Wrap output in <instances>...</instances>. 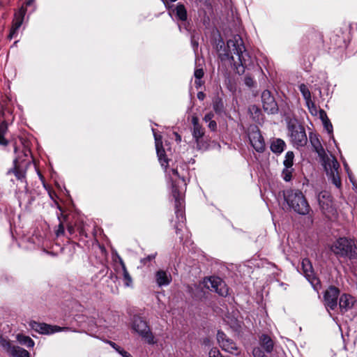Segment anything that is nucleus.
<instances>
[{
  "label": "nucleus",
  "instance_id": "nucleus-1",
  "mask_svg": "<svg viewBox=\"0 0 357 357\" xmlns=\"http://www.w3.org/2000/svg\"><path fill=\"white\" fill-rule=\"evenodd\" d=\"M312 144L317 153L322 165L326 172L327 176L331 179L332 183L337 187L340 188L341 180L339 176L340 164L335 158L331 155H328L318 139L316 142L311 140Z\"/></svg>",
  "mask_w": 357,
  "mask_h": 357
},
{
  "label": "nucleus",
  "instance_id": "nucleus-2",
  "mask_svg": "<svg viewBox=\"0 0 357 357\" xmlns=\"http://www.w3.org/2000/svg\"><path fill=\"white\" fill-rule=\"evenodd\" d=\"M227 45L231 54L233 52L238 56L240 65L236 67L237 73L238 74L244 73L245 69L253 64V61L246 52L241 37L239 35L234 36L232 38L227 41Z\"/></svg>",
  "mask_w": 357,
  "mask_h": 357
},
{
  "label": "nucleus",
  "instance_id": "nucleus-3",
  "mask_svg": "<svg viewBox=\"0 0 357 357\" xmlns=\"http://www.w3.org/2000/svg\"><path fill=\"white\" fill-rule=\"evenodd\" d=\"M284 197L288 206L301 215L309 213L310 207L303 192L298 190L284 191Z\"/></svg>",
  "mask_w": 357,
  "mask_h": 357
},
{
  "label": "nucleus",
  "instance_id": "nucleus-4",
  "mask_svg": "<svg viewBox=\"0 0 357 357\" xmlns=\"http://www.w3.org/2000/svg\"><path fill=\"white\" fill-rule=\"evenodd\" d=\"M331 249L337 256L357 259V241L354 238H339L333 243Z\"/></svg>",
  "mask_w": 357,
  "mask_h": 357
},
{
  "label": "nucleus",
  "instance_id": "nucleus-5",
  "mask_svg": "<svg viewBox=\"0 0 357 357\" xmlns=\"http://www.w3.org/2000/svg\"><path fill=\"white\" fill-rule=\"evenodd\" d=\"M132 330L140 335L148 344H154L156 343L155 337L151 331L150 327L147 322L140 317L134 318L132 324Z\"/></svg>",
  "mask_w": 357,
  "mask_h": 357
},
{
  "label": "nucleus",
  "instance_id": "nucleus-6",
  "mask_svg": "<svg viewBox=\"0 0 357 357\" xmlns=\"http://www.w3.org/2000/svg\"><path fill=\"white\" fill-rule=\"evenodd\" d=\"M203 283L206 288L216 292L221 296H226L228 294V287L225 282L218 277L206 278Z\"/></svg>",
  "mask_w": 357,
  "mask_h": 357
},
{
  "label": "nucleus",
  "instance_id": "nucleus-7",
  "mask_svg": "<svg viewBox=\"0 0 357 357\" xmlns=\"http://www.w3.org/2000/svg\"><path fill=\"white\" fill-rule=\"evenodd\" d=\"M288 128L290 132L289 136L291 141L294 146L298 147L303 146L306 144L307 139L305 128L302 126L290 124Z\"/></svg>",
  "mask_w": 357,
  "mask_h": 357
},
{
  "label": "nucleus",
  "instance_id": "nucleus-8",
  "mask_svg": "<svg viewBox=\"0 0 357 357\" xmlns=\"http://www.w3.org/2000/svg\"><path fill=\"white\" fill-rule=\"evenodd\" d=\"M317 199L322 212L326 216L331 218L335 215L336 210L333 205L331 194L328 192H321Z\"/></svg>",
  "mask_w": 357,
  "mask_h": 357
},
{
  "label": "nucleus",
  "instance_id": "nucleus-9",
  "mask_svg": "<svg viewBox=\"0 0 357 357\" xmlns=\"http://www.w3.org/2000/svg\"><path fill=\"white\" fill-rule=\"evenodd\" d=\"M248 137L251 145L257 152L264 151L265 142L257 126H250L249 128Z\"/></svg>",
  "mask_w": 357,
  "mask_h": 357
},
{
  "label": "nucleus",
  "instance_id": "nucleus-10",
  "mask_svg": "<svg viewBox=\"0 0 357 357\" xmlns=\"http://www.w3.org/2000/svg\"><path fill=\"white\" fill-rule=\"evenodd\" d=\"M30 326L33 330L41 334L50 335L61 331H69L70 328L68 327H60L57 326H52L45 323H38L32 321Z\"/></svg>",
  "mask_w": 357,
  "mask_h": 357
},
{
  "label": "nucleus",
  "instance_id": "nucleus-11",
  "mask_svg": "<svg viewBox=\"0 0 357 357\" xmlns=\"http://www.w3.org/2000/svg\"><path fill=\"white\" fill-rule=\"evenodd\" d=\"M184 190L177 189L175 184L173 185L172 195L175 199V208L176 218L183 223L184 213L183 211Z\"/></svg>",
  "mask_w": 357,
  "mask_h": 357
},
{
  "label": "nucleus",
  "instance_id": "nucleus-12",
  "mask_svg": "<svg viewBox=\"0 0 357 357\" xmlns=\"http://www.w3.org/2000/svg\"><path fill=\"white\" fill-rule=\"evenodd\" d=\"M261 101L264 109L268 114H275L278 112V105L271 92L265 90L261 93Z\"/></svg>",
  "mask_w": 357,
  "mask_h": 357
},
{
  "label": "nucleus",
  "instance_id": "nucleus-13",
  "mask_svg": "<svg viewBox=\"0 0 357 357\" xmlns=\"http://www.w3.org/2000/svg\"><path fill=\"white\" fill-rule=\"evenodd\" d=\"M339 289L335 287H330L324 294L325 305L327 308L334 310L337 305Z\"/></svg>",
  "mask_w": 357,
  "mask_h": 357
},
{
  "label": "nucleus",
  "instance_id": "nucleus-14",
  "mask_svg": "<svg viewBox=\"0 0 357 357\" xmlns=\"http://www.w3.org/2000/svg\"><path fill=\"white\" fill-rule=\"evenodd\" d=\"M217 340L219 345L225 351L231 354H234L237 351L236 344L231 339L228 338L223 332H218Z\"/></svg>",
  "mask_w": 357,
  "mask_h": 357
},
{
  "label": "nucleus",
  "instance_id": "nucleus-15",
  "mask_svg": "<svg viewBox=\"0 0 357 357\" xmlns=\"http://www.w3.org/2000/svg\"><path fill=\"white\" fill-rule=\"evenodd\" d=\"M301 267L303 273L305 277L308 280V281L313 286H315L317 284H318V280L314 275L312 264L308 259H303L301 263Z\"/></svg>",
  "mask_w": 357,
  "mask_h": 357
},
{
  "label": "nucleus",
  "instance_id": "nucleus-16",
  "mask_svg": "<svg viewBox=\"0 0 357 357\" xmlns=\"http://www.w3.org/2000/svg\"><path fill=\"white\" fill-rule=\"evenodd\" d=\"M356 301L355 298L353 297L352 296H351L350 294H342L340 296V301H339V307H340V312L342 313H345L346 312L351 310L354 307Z\"/></svg>",
  "mask_w": 357,
  "mask_h": 357
},
{
  "label": "nucleus",
  "instance_id": "nucleus-17",
  "mask_svg": "<svg viewBox=\"0 0 357 357\" xmlns=\"http://www.w3.org/2000/svg\"><path fill=\"white\" fill-rule=\"evenodd\" d=\"M155 282L159 287L167 286L172 282V275L170 273L159 270L155 275Z\"/></svg>",
  "mask_w": 357,
  "mask_h": 357
},
{
  "label": "nucleus",
  "instance_id": "nucleus-18",
  "mask_svg": "<svg viewBox=\"0 0 357 357\" xmlns=\"http://www.w3.org/2000/svg\"><path fill=\"white\" fill-rule=\"evenodd\" d=\"M25 15V9L23 8H20L18 13H17L15 15V20L13 22V25L12 30L10 33V37L12 38L17 30L20 27L23 22L24 17Z\"/></svg>",
  "mask_w": 357,
  "mask_h": 357
},
{
  "label": "nucleus",
  "instance_id": "nucleus-19",
  "mask_svg": "<svg viewBox=\"0 0 357 357\" xmlns=\"http://www.w3.org/2000/svg\"><path fill=\"white\" fill-rule=\"evenodd\" d=\"M260 344L264 349V350L270 353L273 351L274 343L273 340L267 335L263 334L259 338Z\"/></svg>",
  "mask_w": 357,
  "mask_h": 357
},
{
  "label": "nucleus",
  "instance_id": "nucleus-20",
  "mask_svg": "<svg viewBox=\"0 0 357 357\" xmlns=\"http://www.w3.org/2000/svg\"><path fill=\"white\" fill-rule=\"evenodd\" d=\"M284 146L285 143L283 140L276 139L272 142L271 149L273 153L280 154L284 151Z\"/></svg>",
  "mask_w": 357,
  "mask_h": 357
},
{
  "label": "nucleus",
  "instance_id": "nucleus-21",
  "mask_svg": "<svg viewBox=\"0 0 357 357\" xmlns=\"http://www.w3.org/2000/svg\"><path fill=\"white\" fill-rule=\"evenodd\" d=\"M204 130L202 126L193 127V132L192 135L193 137L195 139L197 147L199 149H201V139L202 137L204 136Z\"/></svg>",
  "mask_w": 357,
  "mask_h": 357
},
{
  "label": "nucleus",
  "instance_id": "nucleus-22",
  "mask_svg": "<svg viewBox=\"0 0 357 357\" xmlns=\"http://www.w3.org/2000/svg\"><path fill=\"white\" fill-rule=\"evenodd\" d=\"M10 354L13 357H29V353L20 347H13L11 348Z\"/></svg>",
  "mask_w": 357,
  "mask_h": 357
},
{
  "label": "nucleus",
  "instance_id": "nucleus-23",
  "mask_svg": "<svg viewBox=\"0 0 357 357\" xmlns=\"http://www.w3.org/2000/svg\"><path fill=\"white\" fill-rule=\"evenodd\" d=\"M175 10L178 20L181 21H185L187 20V10L183 4H178Z\"/></svg>",
  "mask_w": 357,
  "mask_h": 357
},
{
  "label": "nucleus",
  "instance_id": "nucleus-24",
  "mask_svg": "<svg viewBox=\"0 0 357 357\" xmlns=\"http://www.w3.org/2000/svg\"><path fill=\"white\" fill-rule=\"evenodd\" d=\"M8 126L6 122H2L0 124V144L6 146L8 143V140L4 138V135L7 132Z\"/></svg>",
  "mask_w": 357,
  "mask_h": 357
},
{
  "label": "nucleus",
  "instance_id": "nucleus-25",
  "mask_svg": "<svg viewBox=\"0 0 357 357\" xmlns=\"http://www.w3.org/2000/svg\"><path fill=\"white\" fill-rule=\"evenodd\" d=\"M17 340L22 344H24L27 347H33L34 346V342L28 336L18 335Z\"/></svg>",
  "mask_w": 357,
  "mask_h": 357
},
{
  "label": "nucleus",
  "instance_id": "nucleus-26",
  "mask_svg": "<svg viewBox=\"0 0 357 357\" xmlns=\"http://www.w3.org/2000/svg\"><path fill=\"white\" fill-rule=\"evenodd\" d=\"M159 160L162 166L167 165V160L165 158V149L161 146H155Z\"/></svg>",
  "mask_w": 357,
  "mask_h": 357
},
{
  "label": "nucleus",
  "instance_id": "nucleus-27",
  "mask_svg": "<svg viewBox=\"0 0 357 357\" xmlns=\"http://www.w3.org/2000/svg\"><path fill=\"white\" fill-rule=\"evenodd\" d=\"M299 89H300V91L302 93L305 102L312 100L311 93H310L309 89L307 88V86L305 84H300Z\"/></svg>",
  "mask_w": 357,
  "mask_h": 357
},
{
  "label": "nucleus",
  "instance_id": "nucleus-28",
  "mask_svg": "<svg viewBox=\"0 0 357 357\" xmlns=\"http://www.w3.org/2000/svg\"><path fill=\"white\" fill-rule=\"evenodd\" d=\"M294 154L292 151H288L283 162L284 167L291 168L293 165Z\"/></svg>",
  "mask_w": 357,
  "mask_h": 357
},
{
  "label": "nucleus",
  "instance_id": "nucleus-29",
  "mask_svg": "<svg viewBox=\"0 0 357 357\" xmlns=\"http://www.w3.org/2000/svg\"><path fill=\"white\" fill-rule=\"evenodd\" d=\"M305 103L310 114L313 116H317L318 114L319 110L317 108L314 102L312 100H310L305 102Z\"/></svg>",
  "mask_w": 357,
  "mask_h": 357
},
{
  "label": "nucleus",
  "instance_id": "nucleus-30",
  "mask_svg": "<svg viewBox=\"0 0 357 357\" xmlns=\"http://www.w3.org/2000/svg\"><path fill=\"white\" fill-rule=\"evenodd\" d=\"M223 109L224 105L222 101L219 98L215 99L213 101V109L215 111V112L220 114L223 111Z\"/></svg>",
  "mask_w": 357,
  "mask_h": 357
},
{
  "label": "nucleus",
  "instance_id": "nucleus-31",
  "mask_svg": "<svg viewBox=\"0 0 357 357\" xmlns=\"http://www.w3.org/2000/svg\"><path fill=\"white\" fill-rule=\"evenodd\" d=\"M195 78L197 79V80H195V84L197 86V87L198 86H201V82H200V79L204 76V70L202 68H197L195 70Z\"/></svg>",
  "mask_w": 357,
  "mask_h": 357
},
{
  "label": "nucleus",
  "instance_id": "nucleus-32",
  "mask_svg": "<svg viewBox=\"0 0 357 357\" xmlns=\"http://www.w3.org/2000/svg\"><path fill=\"white\" fill-rule=\"evenodd\" d=\"M123 280L125 282V285L129 287L132 284V278L129 275L126 266L123 264Z\"/></svg>",
  "mask_w": 357,
  "mask_h": 357
},
{
  "label": "nucleus",
  "instance_id": "nucleus-33",
  "mask_svg": "<svg viewBox=\"0 0 357 357\" xmlns=\"http://www.w3.org/2000/svg\"><path fill=\"white\" fill-rule=\"evenodd\" d=\"M282 176L285 181H289L292 176V169L291 168L284 167L282 172Z\"/></svg>",
  "mask_w": 357,
  "mask_h": 357
},
{
  "label": "nucleus",
  "instance_id": "nucleus-34",
  "mask_svg": "<svg viewBox=\"0 0 357 357\" xmlns=\"http://www.w3.org/2000/svg\"><path fill=\"white\" fill-rule=\"evenodd\" d=\"M12 172L17 179L22 180L24 178V172L20 169H19L17 166L14 168V169L9 171V173Z\"/></svg>",
  "mask_w": 357,
  "mask_h": 357
},
{
  "label": "nucleus",
  "instance_id": "nucleus-35",
  "mask_svg": "<svg viewBox=\"0 0 357 357\" xmlns=\"http://www.w3.org/2000/svg\"><path fill=\"white\" fill-rule=\"evenodd\" d=\"M155 256H156V253L149 255L146 257L142 259L141 263L146 265L147 264V262L151 261V260L154 259L155 258Z\"/></svg>",
  "mask_w": 357,
  "mask_h": 357
},
{
  "label": "nucleus",
  "instance_id": "nucleus-36",
  "mask_svg": "<svg viewBox=\"0 0 357 357\" xmlns=\"http://www.w3.org/2000/svg\"><path fill=\"white\" fill-rule=\"evenodd\" d=\"M244 82H245V84L249 87L254 86L255 84V82L254 81V79L250 76H245Z\"/></svg>",
  "mask_w": 357,
  "mask_h": 357
},
{
  "label": "nucleus",
  "instance_id": "nucleus-37",
  "mask_svg": "<svg viewBox=\"0 0 357 357\" xmlns=\"http://www.w3.org/2000/svg\"><path fill=\"white\" fill-rule=\"evenodd\" d=\"M318 114L319 116L320 119L322 121L323 123L325 122L326 121L328 120L327 114L324 110L319 109L318 112Z\"/></svg>",
  "mask_w": 357,
  "mask_h": 357
},
{
  "label": "nucleus",
  "instance_id": "nucleus-38",
  "mask_svg": "<svg viewBox=\"0 0 357 357\" xmlns=\"http://www.w3.org/2000/svg\"><path fill=\"white\" fill-rule=\"evenodd\" d=\"M152 130L153 132V135H154V138H155V146H161L162 145V137H161V136L160 135H158L155 132V130L154 129H153Z\"/></svg>",
  "mask_w": 357,
  "mask_h": 357
},
{
  "label": "nucleus",
  "instance_id": "nucleus-39",
  "mask_svg": "<svg viewBox=\"0 0 357 357\" xmlns=\"http://www.w3.org/2000/svg\"><path fill=\"white\" fill-rule=\"evenodd\" d=\"M252 354H253L254 357H265L263 352L258 347L254 348V349L252 351Z\"/></svg>",
  "mask_w": 357,
  "mask_h": 357
},
{
  "label": "nucleus",
  "instance_id": "nucleus-40",
  "mask_svg": "<svg viewBox=\"0 0 357 357\" xmlns=\"http://www.w3.org/2000/svg\"><path fill=\"white\" fill-rule=\"evenodd\" d=\"M107 343L114 348L119 354L121 351H123V349H121L120 347H119L116 343L112 342V341H107Z\"/></svg>",
  "mask_w": 357,
  "mask_h": 357
},
{
  "label": "nucleus",
  "instance_id": "nucleus-41",
  "mask_svg": "<svg viewBox=\"0 0 357 357\" xmlns=\"http://www.w3.org/2000/svg\"><path fill=\"white\" fill-rule=\"evenodd\" d=\"M323 124L324 125V127L328 131V132H332L333 126H332L331 123L330 122L329 119L326 121L325 122H324Z\"/></svg>",
  "mask_w": 357,
  "mask_h": 357
},
{
  "label": "nucleus",
  "instance_id": "nucleus-42",
  "mask_svg": "<svg viewBox=\"0 0 357 357\" xmlns=\"http://www.w3.org/2000/svg\"><path fill=\"white\" fill-rule=\"evenodd\" d=\"M213 117V114L212 112H209L204 116V120L206 122H210L211 121H213L212 120Z\"/></svg>",
  "mask_w": 357,
  "mask_h": 357
},
{
  "label": "nucleus",
  "instance_id": "nucleus-43",
  "mask_svg": "<svg viewBox=\"0 0 357 357\" xmlns=\"http://www.w3.org/2000/svg\"><path fill=\"white\" fill-rule=\"evenodd\" d=\"M64 233V227L62 223H60L59 225V228L56 231V235L59 236L61 234H63Z\"/></svg>",
  "mask_w": 357,
  "mask_h": 357
},
{
  "label": "nucleus",
  "instance_id": "nucleus-44",
  "mask_svg": "<svg viewBox=\"0 0 357 357\" xmlns=\"http://www.w3.org/2000/svg\"><path fill=\"white\" fill-rule=\"evenodd\" d=\"M208 128L211 130H215L217 128L216 122L215 121H211L208 123Z\"/></svg>",
  "mask_w": 357,
  "mask_h": 357
},
{
  "label": "nucleus",
  "instance_id": "nucleus-45",
  "mask_svg": "<svg viewBox=\"0 0 357 357\" xmlns=\"http://www.w3.org/2000/svg\"><path fill=\"white\" fill-rule=\"evenodd\" d=\"M192 125H193V127H196L197 126H201L199 123V119L196 116H194L192 119Z\"/></svg>",
  "mask_w": 357,
  "mask_h": 357
},
{
  "label": "nucleus",
  "instance_id": "nucleus-46",
  "mask_svg": "<svg viewBox=\"0 0 357 357\" xmlns=\"http://www.w3.org/2000/svg\"><path fill=\"white\" fill-rule=\"evenodd\" d=\"M0 343L1 344V345L4 347H10V343L9 342H8L7 340H3L1 338H0Z\"/></svg>",
  "mask_w": 357,
  "mask_h": 357
},
{
  "label": "nucleus",
  "instance_id": "nucleus-47",
  "mask_svg": "<svg viewBox=\"0 0 357 357\" xmlns=\"http://www.w3.org/2000/svg\"><path fill=\"white\" fill-rule=\"evenodd\" d=\"M120 354L123 356V357H132V356L127 351H121L120 352Z\"/></svg>",
  "mask_w": 357,
  "mask_h": 357
},
{
  "label": "nucleus",
  "instance_id": "nucleus-48",
  "mask_svg": "<svg viewBox=\"0 0 357 357\" xmlns=\"http://www.w3.org/2000/svg\"><path fill=\"white\" fill-rule=\"evenodd\" d=\"M197 98L201 100H203L205 98V94L203 93V92H199L197 93Z\"/></svg>",
  "mask_w": 357,
  "mask_h": 357
},
{
  "label": "nucleus",
  "instance_id": "nucleus-49",
  "mask_svg": "<svg viewBox=\"0 0 357 357\" xmlns=\"http://www.w3.org/2000/svg\"><path fill=\"white\" fill-rule=\"evenodd\" d=\"M174 135L176 137V141H178V142H181V137L177 132H174Z\"/></svg>",
  "mask_w": 357,
  "mask_h": 357
},
{
  "label": "nucleus",
  "instance_id": "nucleus-50",
  "mask_svg": "<svg viewBox=\"0 0 357 357\" xmlns=\"http://www.w3.org/2000/svg\"><path fill=\"white\" fill-rule=\"evenodd\" d=\"M172 172L173 174V175L176 176H178V171L175 169H172Z\"/></svg>",
  "mask_w": 357,
  "mask_h": 357
},
{
  "label": "nucleus",
  "instance_id": "nucleus-51",
  "mask_svg": "<svg viewBox=\"0 0 357 357\" xmlns=\"http://www.w3.org/2000/svg\"><path fill=\"white\" fill-rule=\"evenodd\" d=\"M181 182L183 183V184L184 185H186V182H185V181L184 178H181Z\"/></svg>",
  "mask_w": 357,
  "mask_h": 357
},
{
  "label": "nucleus",
  "instance_id": "nucleus-52",
  "mask_svg": "<svg viewBox=\"0 0 357 357\" xmlns=\"http://www.w3.org/2000/svg\"><path fill=\"white\" fill-rule=\"evenodd\" d=\"M68 230H69V231H70V233H72V232L73 231V227H68Z\"/></svg>",
  "mask_w": 357,
  "mask_h": 357
},
{
  "label": "nucleus",
  "instance_id": "nucleus-53",
  "mask_svg": "<svg viewBox=\"0 0 357 357\" xmlns=\"http://www.w3.org/2000/svg\"><path fill=\"white\" fill-rule=\"evenodd\" d=\"M178 226H181V225H176V233H178V230H180V229L178 228Z\"/></svg>",
  "mask_w": 357,
  "mask_h": 357
},
{
  "label": "nucleus",
  "instance_id": "nucleus-54",
  "mask_svg": "<svg viewBox=\"0 0 357 357\" xmlns=\"http://www.w3.org/2000/svg\"><path fill=\"white\" fill-rule=\"evenodd\" d=\"M167 1V0H165L164 3H166ZM176 1V0H169V1H171V2H174V1Z\"/></svg>",
  "mask_w": 357,
  "mask_h": 357
}]
</instances>
